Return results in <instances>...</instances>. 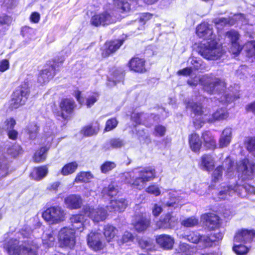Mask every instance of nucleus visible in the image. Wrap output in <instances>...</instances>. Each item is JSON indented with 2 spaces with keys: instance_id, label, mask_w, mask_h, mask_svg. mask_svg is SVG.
I'll use <instances>...</instances> for the list:
<instances>
[{
  "instance_id": "1",
  "label": "nucleus",
  "mask_w": 255,
  "mask_h": 255,
  "mask_svg": "<svg viewBox=\"0 0 255 255\" xmlns=\"http://www.w3.org/2000/svg\"><path fill=\"white\" fill-rule=\"evenodd\" d=\"M196 34L204 39L198 47L197 51L204 58L209 60H216L220 58L225 53L224 50L219 45L213 33V26L207 22H202L197 26Z\"/></svg>"
},
{
  "instance_id": "2",
  "label": "nucleus",
  "mask_w": 255,
  "mask_h": 255,
  "mask_svg": "<svg viewBox=\"0 0 255 255\" xmlns=\"http://www.w3.org/2000/svg\"><path fill=\"white\" fill-rule=\"evenodd\" d=\"M187 83L192 87L196 86L200 83L207 93L217 94L218 97L215 98L222 103H229L239 98V95L233 92L231 94L225 91L226 85L225 81L217 78L204 75L200 79L195 77L188 80Z\"/></svg>"
},
{
  "instance_id": "3",
  "label": "nucleus",
  "mask_w": 255,
  "mask_h": 255,
  "mask_svg": "<svg viewBox=\"0 0 255 255\" xmlns=\"http://www.w3.org/2000/svg\"><path fill=\"white\" fill-rule=\"evenodd\" d=\"M20 235L23 240L10 239L4 244L3 248L8 255H37V245L29 234L22 231Z\"/></svg>"
},
{
  "instance_id": "4",
  "label": "nucleus",
  "mask_w": 255,
  "mask_h": 255,
  "mask_svg": "<svg viewBox=\"0 0 255 255\" xmlns=\"http://www.w3.org/2000/svg\"><path fill=\"white\" fill-rule=\"evenodd\" d=\"M155 176V170L151 167H147L141 170L136 169L132 187L140 190L143 189L146 183L154 178Z\"/></svg>"
},
{
  "instance_id": "5",
  "label": "nucleus",
  "mask_w": 255,
  "mask_h": 255,
  "mask_svg": "<svg viewBox=\"0 0 255 255\" xmlns=\"http://www.w3.org/2000/svg\"><path fill=\"white\" fill-rule=\"evenodd\" d=\"M65 213L59 206L47 209L42 213V217L49 224H58L64 220Z\"/></svg>"
},
{
  "instance_id": "6",
  "label": "nucleus",
  "mask_w": 255,
  "mask_h": 255,
  "mask_svg": "<svg viewBox=\"0 0 255 255\" xmlns=\"http://www.w3.org/2000/svg\"><path fill=\"white\" fill-rule=\"evenodd\" d=\"M63 61L64 59L61 58L60 62L54 59L52 63L50 62L48 67L40 71L37 79L38 82L42 84L48 82L49 80L53 78L56 74V71L58 70L59 65Z\"/></svg>"
},
{
  "instance_id": "7",
  "label": "nucleus",
  "mask_w": 255,
  "mask_h": 255,
  "mask_svg": "<svg viewBox=\"0 0 255 255\" xmlns=\"http://www.w3.org/2000/svg\"><path fill=\"white\" fill-rule=\"evenodd\" d=\"M29 94V90L26 84L17 87L13 92L12 96L11 107L16 109L20 105H24L27 99Z\"/></svg>"
},
{
  "instance_id": "8",
  "label": "nucleus",
  "mask_w": 255,
  "mask_h": 255,
  "mask_svg": "<svg viewBox=\"0 0 255 255\" xmlns=\"http://www.w3.org/2000/svg\"><path fill=\"white\" fill-rule=\"evenodd\" d=\"M59 240L63 246L71 248L75 244V231L71 228L64 227L58 235Z\"/></svg>"
},
{
  "instance_id": "9",
  "label": "nucleus",
  "mask_w": 255,
  "mask_h": 255,
  "mask_svg": "<svg viewBox=\"0 0 255 255\" xmlns=\"http://www.w3.org/2000/svg\"><path fill=\"white\" fill-rule=\"evenodd\" d=\"M186 107L188 109H191L195 116H200L199 118V126L197 125L198 121L197 118L194 120V123L195 126L198 127V128L201 127L202 126V124L204 123L202 122L204 114H208V110L204 108L200 104L195 103L192 101L186 102Z\"/></svg>"
},
{
  "instance_id": "10",
  "label": "nucleus",
  "mask_w": 255,
  "mask_h": 255,
  "mask_svg": "<svg viewBox=\"0 0 255 255\" xmlns=\"http://www.w3.org/2000/svg\"><path fill=\"white\" fill-rule=\"evenodd\" d=\"M85 215L89 216L95 222L104 221L107 217V211L103 208L94 209L89 206L83 208Z\"/></svg>"
},
{
  "instance_id": "11",
  "label": "nucleus",
  "mask_w": 255,
  "mask_h": 255,
  "mask_svg": "<svg viewBox=\"0 0 255 255\" xmlns=\"http://www.w3.org/2000/svg\"><path fill=\"white\" fill-rule=\"evenodd\" d=\"M115 21V18L107 11L95 14L91 19V23L95 26L107 25Z\"/></svg>"
},
{
  "instance_id": "12",
  "label": "nucleus",
  "mask_w": 255,
  "mask_h": 255,
  "mask_svg": "<svg viewBox=\"0 0 255 255\" xmlns=\"http://www.w3.org/2000/svg\"><path fill=\"white\" fill-rule=\"evenodd\" d=\"M240 188H244L246 190H247L248 188L250 190V192L252 193L254 192L255 189L253 187H250V186H241L238 185L232 186H224L222 188L221 190L219 192L218 195L219 198L221 199L225 200L228 198V197L232 196L238 190H240Z\"/></svg>"
},
{
  "instance_id": "13",
  "label": "nucleus",
  "mask_w": 255,
  "mask_h": 255,
  "mask_svg": "<svg viewBox=\"0 0 255 255\" xmlns=\"http://www.w3.org/2000/svg\"><path fill=\"white\" fill-rule=\"evenodd\" d=\"M234 162L231 159L227 157L223 163V165L218 166L214 171L212 175V180L214 182L221 179L222 177L223 168L227 169L228 173L231 172L233 170Z\"/></svg>"
},
{
  "instance_id": "14",
  "label": "nucleus",
  "mask_w": 255,
  "mask_h": 255,
  "mask_svg": "<svg viewBox=\"0 0 255 255\" xmlns=\"http://www.w3.org/2000/svg\"><path fill=\"white\" fill-rule=\"evenodd\" d=\"M228 117V113L227 112L226 109L221 108L218 109L212 114H209V111L208 114H204L202 122L203 123H212L216 121L226 119Z\"/></svg>"
},
{
  "instance_id": "15",
  "label": "nucleus",
  "mask_w": 255,
  "mask_h": 255,
  "mask_svg": "<svg viewBox=\"0 0 255 255\" xmlns=\"http://www.w3.org/2000/svg\"><path fill=\"white\" fill-rule=\"evenodd\" d=\"M226 36L231 42V51L234 54L240 53L242 48L239 42L240 34L238 32L235 30H231L226 33Z\"/></svg>"
},
{
  "instance_id": "16",
  "label": "nucleus",
  "mask_w": 255,
  "mask_h": 255,
  "mask_svg": "<svg viewBox=\"0 0 255 255\" xmlns=\"http://www.w3.org/2000/svg\"><path fill=\"white\" fill-rule=\"evenodd\" d=\"M255 236L254 230L242 229L239 231L234 237V242L240 244H247L252 241Z\"/></svg>"
},
{
  "instance_id": "17",
  "label": "nucleus",
  "mask_w": 255,
  "mask_h": 255,
  "mask_svg": "<svg viewBox=\"0 0 255 255\" xmlns=\"http://www.w3.org/2000/svg\"><path fill=\"white\" fill-rule=\"evenodd\" d=\"M101 239L102 235L100 233L92 232L87 237L88 245L94 250H101L104 247Z\"/></svg>"
},
{
  "instance_id": "18",
  "label": "nucleus",
  "mask_w": 255,
  "mask_h": 255,
  "mask_svg": "<svg viewBox=\"0 0 255 255\" xmlns=\"http://www.w3.org/2000/svg\"><path fill=\"white\" fill-rule=\"evenodd\" d=\"M128 201L124 198H120L111 200L109 205L107 207L110 212L124 211L128 206Z\"/></svg>"
},
{
  "instance_id": "19",
  "label": "nucleus",
  "mask_w": 255,
  "mask_h": 255,
  "mask_svg": "<svg viewBox=\"0 0 255 255\" xmlns=\"http://www.w3.org/2000/svg\"><path fill=\"white\" fill-rule=\"evenodd\" d=\"M156 243L162 249L166 250H171L174 243V239L168 235H160L156 237Z\"/></svg>"
},
{
  "instance_id": "20",
  "label": "nucleus",
  "mask_w": 255,
  "mask_h": 255,
  "mask_svg": "<svg viewBox=\"0 0 255 255\" xmlns=\"http://www.w3.org/2000/svg\"><path fill=\"white\" fill-rule=\"evenodd\" d=\"M76 107L74 101L70 99H65L61 101L60 103V107L62 111L60 116L64 119H66L67 116L65 115L63 112H65L67 114H71L73 112Z\"/></svg>"
},
{
  "instance_id": "21",
  "label": "nucleus",
  "mask_w": 255,
  "mask_h": 255,
  "mask_svg": "<svg viewBox=\"0 0 255 255\" xmlns=\"http://www.w3.org/2000/svg\"><path fill=\"white\" fill-rule=\"evenodd\" d=\"M245 19V16L243 14L238 13L235 14L234 17L231 18H220L215 19V23L216 25H233L235 23L236 21L240 20L243 21Z\"/></svg>"
},
{
  "instance_id": "22",
  "label": "nucleus",
  "mask_w": 255,
  "mask_h": 255,
  "mask_svg": "<svg viewBox=\"0 0 255 255\" xmlns=\"http://www.w3.org/2000/svg\"><path fill=\"white\" fill-rule=\"evenodd\" d=\"M124 40L122 39L116 40L107 42L105 44V48L102 52L103 57H108L111 54L115 52L123 44Z\"/></svg>"
},
{
  "instance_id": "23",
  "label": "nucleus",
  "mask_w": 255,
  "mask_h": 255,
  "mask_svg": "<svg viewBox=\"0 0 255 255\" xmlns=\"http://www.w3.org/2000/svg\"><path fill=\"white\" fill-rule=\"evenodd\" d=\"M133 225L138 232L146 230L149 225V220L145 215L143 214L136 215Z\"/></svg>"
},
{
  "instance_id": "24",
  "label": "nucleus",
  "mask_w": 255,
  "mask_h": 255,
  "mask_svg": "<svg viewBox=\"0 0 255 255\" xmlns=\"http://www.w3.org/2000/svg\"><path fill=\"white\" fill-rule=\"evenodd\" d=\"M131 70L136 72L143 73L146 71L145 61L138 57L132 58L128 63Z\"/></svg>"
},
{
  "instance_id": "25",
  "label": "nucleus",
  "mask_w": 255,
  "mask_h": 255,
  "mask_svg": "<svg viewBox=\"0 0 255 255\" xmlns=\"http://www.w3.org/2000/svg\"><path fill=\"white\" fill-rule=\"evenodd\" d=\"M223 234L221 232L211 233L210 235H203L201 239L203 242V248L211 247L213 243L222 239Z\"/></svg>"
},
{
  "instance_id": "26",
  "label": "nucleus",
  "mask_w": 255,
  "mask_h": 255,
  "mask_svg": "<svg viewBox=\"0 0 255 255\" xmlns=\"http://www.w3.org/2000/svg\"><path fill=\"white\" fill-rule=\"evenodd\" d=\"M205 225L210 230H214L220 225L219 217L213 213H208L204 216Z\"/></svg>"
},
{
  "instance_id": "27",
  "label": "nucleus",
  "mask_w": 255,
  "mask_h": 255,
  "mask_svg": "<svg viewBox=\"0 0 255 255\" xmlns=\"http://www.w3.org/2000/svg\"><path fill=\"white\" fill-rule=\"evenodd\" d=\"M65 203L70 209H75L81 207L82 204L81 197L77 195H70L65 199Z\"/></svg>"
},
{
  "instance_id": "28",
  "label": "nucleus",
  "mask_w": 255,
  "mask_h": 255,
  "mask_svg": "<svg viewBox=\"0 0 255 255\" xmlns=\"http://www.w3.org/2000/svg\"><path fill=\"white\" fill-rule=\"evenodd\" d=\"M71 223L74 231L75 230L82 232L85 228L84 224V216L82 215H72L70 218Z\"/></svg>"
},
{
  "instance_id": "29",
  "label": "nucleus",
  "mask_w": 255,
  "mask_h": 255,
  "mask_svg": "<svg viewBox=\"0 0 255 255\" xmlns=\"http://www.w3.org/2000/svg\"><path fill=\"white\" fill-rule=\"evenodd\" d=\"M126 142L124 140L120 138H114L106 142L103 145V148L105 150H110L111 149L120 148L124 146Z\"/></svg>"
},
{
  "instance_id": "30",
  "label": "nucleus",
  "mask_w": 255,
  "mask_h": 255,
  "mask_svg": "<svg viewBox=\"0 0 255 255\" xmlns=\"http://www.w3.org/2000/svg\"><path fill=\"white\" fill-rule=\"evenodd\" d=\"M176 222V219L168 213L166 216L161 219L158 223L160 228L168 229L174 227Z\"/></svg>"
},
{
  "instance_id": "31",
  "label": "nucleus",
  "mask_w": 255,
  "mask_h": 255,
  "mask_svg": "<svg viewBox=\"0 0 255 255\" xmlns=\"http://www.w3.org/2000/svg\"><path fill=\"white\" fill-rule=\"evenodd\" d=\"M202 169L210 171L213 169L215 166L214 159L210 154H204L201 157Z\"/></svg>"
},
{
  "instance_id": "32",
  "label": "nucleus",
  "mask_w": 255,
  "mask_h": 255,
  "mask_svg": "<svg viewBox=\"0 0 255 255\" xmlns=\"http://www.w3.org/2000/svg\"><path fill=\"white\" fill-rule=\"evenodd\" d=\"M232 132L231 128H226L224 129L219 140L220 147H227L230 144L232 138Z\"/></svg>"
},
{
  "instance_id": "33",
  "label": "nucleus",
  "mask_w": 255,
  "mask_h": 255,
  "mask_svg": "<svg viewBox=\"0 0 255 255\" xmlns=\"http://www.w3.org/2000/svg\"><path fill=\"white\" fill-rule=\"evenodd\" d=\"M189 142L191 149L194 152L199 151L202 144L199 136L196 133H192L189 136Z\"/></svg>"
},
{
  "instance_id": "34",
  "label": "nucleus",
  "mask_w": 255,
  "mask_h": 255,
  "mask_svg": "<svg viewBox=\"0 0 255 255\" xmlns=\"http://www.w3.org/2000/svg\"><path fill=\"white\" fill-rule=\"evenodd\" d=\"M48 173V168L46 166H40L35 168L31 173V176L35 180L39 181L45 177Z\"/></svg>"
},
{
  "instance_id": "35",
  "label": "nucleus",
  "mask_w": 255,
  "mask_h": 255,
  "mask_svg": "<svg viewBox=\"0 0 255 255\" xmlns=\"http://www.w3.org/2000/svg\"><path fill=\"white\" fill-rule=\"evenodd\" d=\"M149 118V114L144 113H134L131 117L132 121L137 125H144L148 127L147 118Z\"/></svg>"
},
{
  "instance_id": "36",
  "label": "nucleus",
  "mask_w": 255,
  "mask_h": 255,
  "mask_svg": "<svg viewBox=\"0 0 255 255\" xmlns=\"http://www.w3.org/2000/svg\"><path fill=\"white\" fill-rule=\"evenodd\" d=\"M117 233L118 230L112 225L107 224L104 227V235L109 242L114 238Z\"/></svg>"
},
{
  "instance_id": "37",
  "label": "nucleus",
  "mask_w": 255,
  "mask_h": 255,
  "mask_svg": "<svg viewBox=\"0 0 255 255\" xmlns=\"http://www.w3.org/2000/svg\"><path fill=\"white\" fill-rule=\"evenodd\" d=\"M195 252V249L191 247L186 243H180L179 246L178 252L175 253L173 255H192Z\"/></svg>"
},
{
  "instance_id": "38",
  "label": "nucleus",
  "mask_w": 255,
  "mask_h": 255,
  "mask_svg": "<svg viewBox=\"0 0 255 255\" xmlns=\"http://www.w3.org/2000/svg\"><path fill=\"white\" fill-rule=\"evenodd\" d=\"M203 235H200L196 232L190 233L189 235H186L185 238L190 242L194 244H199L200 247L203 248V242L201 241Z\"/></svg>"
},
{
  "instance_id": "39",
  "label": "nucleus",
  "mask_w": 255,
  "mask_h": 255,
  "mask_svg": "<svg viewBox=\"0 0 255 255\" xmlns=\"http://www.w3.org/2000/svg\"><path fill=\"white\" fill-rule=\"evenodd\" d=\"M49 148L44 146L37 150L34 155V160L36 162H40L44 161L46 158V153Z\"/></svg>"
},
{
  "instance_id": "40",
  "label": "nucleus",
  "mask_w": 255,
  "mask_h": 255,
  "mask_svg": "<svg viewBox=\"0 0 255 255\" xmlns=\"http://www.w3.org/2000/svg\"><path fill=\"white\" fill-rule=\"evenodd\" d=\"M190 63L192 65V69L195 70H204L206 65L204 62L200 58L196 57H191L189 59Z\"/></svg>"
},
{
  "instance_id": "41",
  "label": "nucleus",
  "mask_w": 255,
  "mask_h": 255,
  "mask_svg": "<svg viewBox=\"0 0 255 255\" xmlns=\"http://www.w3.org/2000/svg\"><path fill=\"white\" fill-rule=\"evenodd\" d=\"M118 193V187L113 184H110L108 187H104L102 191V194L103 196H107L111 197L116 196Z\"/></svg>"
},
{
  "instance_id": "42",
  "label": "nucleus",
  "mask_w": 255,
  "mask_h": 255,
  "mask_svg": "<svg viewBox=\"0 0 255 255\" xmlns=\"http://www.w3.org/2000/svg\"><path fill=\"white\" fill-rule=\"evenodd\" d=\"M114 3L121 12H127L130 9L129 4L127 0H114Z\"/></svg>"
},
{
  "instance_id": "43",
  "label": "nucleus",
  "mask_w": 255,
  "mask_h": 255,
  "mask_svg": "<svg viewBox=\"0 0 255 255\" xmlns=\"http://www.w3.org/2000/svg\"><path fill=\"white\" fill-rule=\"evenodd\" d=\"M99 128L92 126H87L84 127L81 130V133L85 136H90L98 133Z\"/></svg>"
},
{
  "instance_id": "44",
  "label": "nucleus",
  "mask_w": 255,
  "mask_h": 255,
  "mask_svg": "<svg viewBox=\"0 0 255 255\" xmlns=\"http://www.w3.org/2000/svg\"><path fill=\"white\" fill-rule=\"evenodd\" d=\"M77 168L76 162H71L66 164L61 169V173L64 176L71 174L75 172Z\"/></svg>"
},
{
  "instance_id": "45",
  "label": "nucleus",
  "mask_w": 255,
  "mask_h": 255,
  "mask_svg": "<svg viewBox=\"0 0 255 255\" xmlns=\"http://www.w3.org/2000/svg\"><path fill=\"white\" fill-rule=\"evenodd\" d=\"M38 130L39 127L36 124L32 123L28 126L26 132L29 135V137L31 139H34L37 136Z\"/></svg>"
},
{
  "instance_id": "46",
  "label": "nucleus",
  "mask_w": 255,
  "mask_h": 255,
  "mask_svg": "<svg viewBox=\"0 0 255 255\" xmlns=\"http://www.w3.org/2000/svg\"><path fill=\"white\" fill-rule=\"evenodd\" d=\"M202 137L206 144H208L209 148H214L216 145V141L212 136L210 132L208 131L203 133Z\"/></svg>"
},
{
  "instance_id": "47",
  "label": "nucleus",
  "mask_w": 255,
  "mask_h": 255,
  "mask_svg": "<svg viewBox=\"0 0 255 255\" xmlns=\"http://www.w3.org/2000/svg\"><path fill=\"white\" fill-rule=\"evenodd\" d=\"M135 169L131 172H125L121 175V179L123 182L127 184H130L132 186V183L135 177Z\"/></svg>"
},
{
  "instance_id": "48",
  "label": "nucleus",
  "mask_w": 255,
  "mask_h": 255,
  "mask_svg": "<svg viewBox=\"0 0 255 255\" xmlns=\"http://www.w3.org/2000/svg\"><path fill=\"white\" fill-rule=\"evenodd\" d=\"M55 238L53 233L46 234L43 235L42 243L45 247H51L53 246Z\"/></svg>"
},
{
  "instance_id": "49",
  "label": "nucleus",
  "mask_w": 255,
  "mask_h": 255,
  "mask_svg": "<svg viewBox=\"0 0 255 255\" xmlns=\"http://www.w3.org/2000/svg\"><path fill=\"white\" fill-rule=\"evenodd\" d=\"M244 244L235 243L233 247V251L239 255L246 254L248 252L249 248Z\"/></svg>"
},
{
  "instance_id": "50",
  "label": "nucleus",
  "mask_w": 255,
  "mask_h": 255,
  "mask_svg": "<svg viewBox=\"0 0 255 255\" xmlns=\"http://www.w3.org/2000/svg\"><path fill=\"white\" fill-rule=\"evenodd\" d=\"M92 178L93 176L90 172H81L77 175L75 181L76 182H88Z\"/></svg>"
},
{
  "instance_id": "51",
  "label": "nucleus",
  "mask_w": 255,
  "mask_h": 255,
  "mask_svg": "<svg viewBox=\"0 0 255 255\" xmlns=\"http://www.w3.org/2000/svg\"><path fill=\"white\" fill-rule=\"evenodd\" d=\"M198 224V219L193 217L185 219L181 222V225L185 227H193Z\"/></svg>"
},
{
  "instance_id": "52",
  "label": "nucleus",
  "mask_w": 255,
  "mask_h": 255,
  "mask_svg": "<svg viewBox=\"0 0 255 255\" xmlns=\"http://www.w3.org/2000/svg\"><path fill=\"white\" fill-rule=\"evenodd\" d=\"M116 167V164L112 161H106L101 166V170L103 173H107Z\"/></svg>"
},
{
  "instance_id": "53",
  "label": "nucleus",
  "mask_w": 255,
  "mask_h": 255,
  "mask_svg": "<svg viewBox=\"0 0 255 255\" xmlns=\"http://www.w3.org/2000/svg\"><path fill=\"white\" fill-rule=\"evenodd\" d=\"M7 152L11 156L16 157L22 153V149L19 145H14L8 149Z\"/></svg>"
},
{
  "instance_id": "54",
  "label": "nucleus",
  "mask_w": 255,
  "mask_h": 255,
  "mask_svg": "<svg viewBox=\"0 0 255 255\" xmlns=\"http://www.w3.org/2000/svg\"><path fill=\"white\" fill-rule=\"evenodd\" d=\"M118 125V121L115 118L108 120L106 124L105 131H109L114 129Z\"/></svg>"
},
{
  "instance_id": "55",
  "label": "nucleus",
  "mask_w": 255,
  "mask_h": 255,
  "mask_svg": "<svg viewBox=\"0 0 255 255\" xmlns=\"http://www.w3.org/2000/svg\"><path fill=\"white\" fill-rule=\"evenodd\" d=\"M133 239V236L131 233L128 232H125L123 235L122 239L119 241L120 245L125 243L132 241Z\"/></svg>"
},
{
  "instance_id": "56",
  "label": "nucleus",
  "mask_w": 255,
  "mask_h": 255,
  "mask_svg": "<svg viewBox=\"0 0 255 255\" xmlns=\"http://www.w3.org/2000/svg\"><path fill=\"white\" fill-rule=\"evenodd\" d=\"M124 77V74L123 72L117 70L115 71L114 73L112 81L114 83L116 84V83L122 81L123 80Z\"/></svg>"
},
{
  "instance_id": "57",
  "label": "nucleus",
  "mask_w": 255,
  "mask_h": 255,
  "mask_svg": "<svg viewBox=\"0 0 255 255\" xmlns=\"http://www.w3.org/2000/svg\"><path fill=\"white\" fill-rule=\"evenodd\" d=\"M139 244L141 248L149 250L151 246V241L149 239H142L139 241Z\"/></svg>"
},
{
  "instance_id": "58",
  "label": "nucleus",
  "mask_w": 255,
  "mask_h": 255,
  "mask_svg": "<svg viewBox=\"0 0 255 255\" xmlns=\"http://www.w3.org/2000/svg\"><path fill=\"white\" fill-rule=\"evenodd\" d=\"M166 128L162 125H157L154 128V133L156 136H162L165 134Z\"/></svg>"
},
{
  "instance_id": "59",
  "label": "nucleus",
  "mask_w": 255,
  "mask_h": 255,
  "mask_svg": "<svg viewBox=\"0 0 255 255\" xmlns=\"http://www.w3.org/2000/svg\"><path fill=\"white\" fill-rule=\"evenodd\" d=\"M15 124V121L12 118L6 120L4 122L5 126L4 128L7 131L9 130L13 129Z\"/></svg>"
},
{
  "instance_id": "60",
  "label": "nucleus",
  "mask_w": 255,
  "mask_h": 255,
  "mask_svg": "<svg viewBox=\"0 0 255 255\" xmlns=\"http://www.w3.org/2000/svg\"><path fill=\"white\" fill-rule=\"evenodd\" d=\"M146 191L150 194L158 196L160 194V192L157 186L151 185L146 189Z\"/></svg>"
},
{
  "instance_id": "61",
  "label": "nucleus",
  "mask_w": 255,
  "mask_h": 255,
  "mask_svg": "<svg viewBox=\"0 0 255 255\" xmlns=\"http://www.w3.org/2000/svg\"><path fill=\"white\" fill-rule=\"evenodd\" d=\"M8 167L4 161L3 163L0 162V176L2 177L5 176L7 174V170Z\"/></svg>"
},
{
  "instance_id": "62",
  "label": "nucleus",
  "mask_w": 255,
  "mask_h": 255,
  "mask_svg": "<svg viewBox=\"0 0 255 255\" xmlns=\"http://www.w3.org/2000/svg\"><path fill=\"white\" fill-rule=\"evenodd\" d=\"M98 95H93L89 96L86 101V105L87 107L90 108L98 100Z\"/></svg>"
},
{
  "instance_id": "63",
  "label": "nucleus",
  "mask_w": 255,
  "mask_h": 255,
  "mask_svg": "<svg viewBox=\"0 0 255 255\" xmlns=\"http://www.w3.org/2000/svg\"><path fill=\"white\" fill-rule=\"evenodd\" d=\"M148 121V127H150L153 124V122H158L159 120V116L158 115L150 114L149 115V118H147Z\"/></svg>"
},
{
  "instance_id": "64",
  "label": "nucleus",
  "mask_w": 255,
  "mask_h": 255,
  "mask_svg": "<svg viewBox=\"0 0 255 255\" xmlns=\"http://www.w3.org/2000/svg\"><path fill=\"white\" fill-rule=\"evenodd\" d=\"M247 54L249 57H255V41L251 43V47L248 49Z\"/></svg>"
}]
</instances>
